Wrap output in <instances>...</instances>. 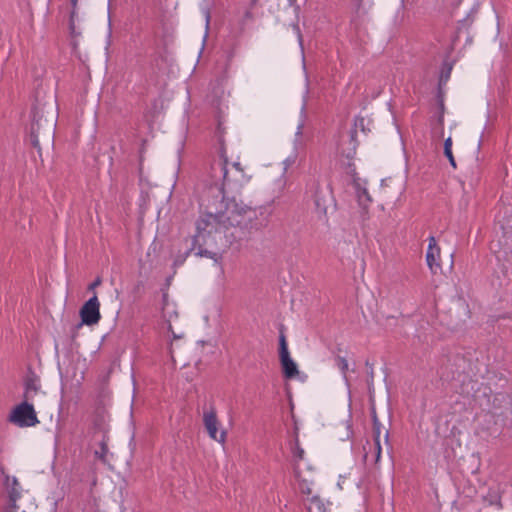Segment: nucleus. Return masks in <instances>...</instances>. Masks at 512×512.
Returning a JSON list of instances; mask_svg holds the SVG:
<instances>
[{"label": "nucleus", "mask_w": 512, "mask_h": 512, "mask_svg": "<svg viewBox=\"0 0 512 512\" xmlns=\"http://www.w3.org/2000/svg\"><path fill=\"white\" fill-rule=\"evenodd\" d=\"M254 211L237 203H229L225 211L219 214L208 213L200 217L196 224L191 250L196 255L205 256L218 262L221 259L220 248L227 245L225 232L228 227L240 226L251 219Z\"/></svg>", "instance_id": "1"}, {"label": "nucleus", "mask_w": 512, "mask_h": 512, "mask_svg": "<svg viewBox=\"0 0 512 512\" xmlns=\"http://www.w3.org/2000/svg\"><path fill=\"white\" fill-rule=\"evenodd\" d=\"M212 172L215 185H221L222 188L232 183L242 184L247 181L244 169L239 162L232 163L231 168H228L226 160L220 161L212 166Z\"/></svg>", "instance_id": "2"}, {"label": "nucleus", "mask_w": 512, "mask_h": 512, "mask_svg": "<svg viewBox=\"0 0 512 512\" xmlns=\"http://www.w3.org/2000/svg\"><path fill=\"white\" fill-rule=\"evenodd\" d=\"M8 420L18 427H33L39 423L36 411L32 404L24 401L15 406L9 414Z\"/></svg>", "instance_id": "3"}, {"label": "nucleus", "mask_w": 512, "mask_h": 512, "mask_svg": "<svg viewBox=\"0 0 512 512\" xmlns=\"http://www.w3.org/2000/svg\"><path fill=\"white\" fill-rule=\"evenodd\" d=\"M81 318L80 325L94 326L97 325L101 319L100 302L97 295H93L86 301L79 311Z\"/></svg>", "instance_id": "4"}, {"label": "nucleus", "mask_w": 512, "mask_h": 512, "mask_svg": "<svg viewBox=\"0 0 512 512\" xmlns=\"http://www.w3.org/2000/svg\"><path fill=\"white\" fill-rule=\"evenodd\" d=\"M203 423L211 439L221 444L225 443L226 432L220 429L221 425L214 409L204 411Z\"/></svg>", "instance_id": "5"}, {"label": "nucleus", "mask_w": 512, "mask_h": 512, "mask_svg": "<svg viewBox=\"0 0 512 512\" xmlns=\"http://www.w3.org/2000/svg\"><path fill=\"white\" fill-rule=\"evenodd\" d=\"M307 473L300 466H296L294 469V477L296 479L300 492L306 495V498L312 497L314 494V479L313 469L310 465H307Z\"/></svg>", "instance_id": "6"}, {"label": "nucleus", "mask_w": 512, "mask_h": 512, "mask_svg": "<svg viewBox=\"0 0 512 512\" xmlns=\"http://www.w3.org/2000/svg\"><path fill=\"white\" fill-rule=\"evenodd\" d=\"M279 356L284 376L289 379L296 377L299 373L298 367L290 356L284 335L280 336Z\"/></svg>", "instance_id": "7"}, {"label": "nucleus", "mask_w": 512, "mask_h": 512, "mask_svg": "<svg viewBox=\"0 0 512 512\" xmlns=\"http://www.w3.org/2000/svg\"><path fill=\"white\" fill-rule=\"evenodd\" d=\"M426 263L429 270L433 274H437L441 271V248L437 244L434 236L428 238V247L426 251Z\"/></svg>", "instance_id": "8"}, {"label": "nucleus", "mask_w": 512, "mask_h": 512, "mask_svg": "<svg viewBox=\"0 0 512 512\" xmlns=\"http://www.w3.org/2000/svg\"><path fill=\"white\" fill-rule=\"evenodd\" d=\"M162 316L167 324L166 329L169 336H171L173 339L182 338L183 333L175 332L172 326V322L178 318L176 306L174 303L169 302L166 296H164L163 299Z\"/></svg>", "instance_id": "9"}, {"label": "nucleus", "mask_w": 512, "mask_h": 512, "mask_svg": "<svg viewBox=\"0 0 512 512\" xmlns=\"http://www.w3.org/2000/svg\"><path fill=\"white\" fill-rule=\"evenodd\" d=\"M292 459H293V470L296 466H300L302 469H307V463H305V451L300 446L298 439H295L291 447Z\"/></svg>", "instance_id": "10"}, {"label": "nucleus", "mask_w": 512, "mask_h": 512, "mask_svg": "<svg viewBox=\"0 0 512 512\" xmlns=\"http://www.w3.org/2000/svg\"><path fill=\"white\" fill-rule=\"evenodd\" d=\"M306 502L308 512H331L330 508L327 507L325 502L318 495L306 498Z\"/></svg>", "instance_id": "11"}, {"label": "nucleus", "mask_w": 512, "mask_h": 512, "mask_svg": "<svg viewBox=\"0 0 512 512\" xmlns=\"http://www.w3.org/2000/svg\"><path fill=\"white\" fill-rule=\"evenodd\" d=\"M354 186L359 204L362 207L367 208L369 204L372 202V199L366 187L362 186V184L358 180H354Z\"/></svg>", "instance_id": "12"}, {"label": "nucleus", "mask_w": 512, "mask_h": 512, "mask_svg": "<svg viewBox=\"0 0 512 512\" xmlns=\"http://www.w3.org/2000/svg\"><path fill=\"white\" fill-rule=\"evenodd\" d=\"M373 429H374V444L376 451V461L380 459L381 455V445H380V434H381V424L379 423L376 415H373Z\"/></svg>", "instance_id": "13"}, {"label": "nucleus", "mask_w": 512, "mask_h": 512, "mask_svg": "<svg viewBox=\"0 0 512 512\" xmlns=\"http://www.w3.org/2000/svg\"><path fill=\"white\" fill-rule=\"evenodd\" d=\"M5 485L8 489H10L11 498L19 497V495H20L19 483H18V480L16 477L6 476Z\"/></svg>", "instance_id": "14"}, {"label": "nucleus", "mask_w": 512, "mask_h": 512, "mask_svg": "<svg viewBox=\"0 0 512 512\" xmlns=\"http://www.w3.org/2000/svg\"><path fill=\"white\" fill-rule=\"evenodd\" d=\"M444 155L449 160L451 166L456 168V162L452 153V138L451 136L447 137L444 141Z\"/></svg>", "instance_id": "15"}, {"label": "nucleus", "mask_w": 512, "mask_h": 512, "mask_svg": "<svg viewBox=\"0 0 512 512\" xmlns=\"http://www.w3.org/2000/svg\"><path fill=\"white\" fill-rule=\"evenodd\" d=\"M35 118H36V114H34V116H33V122L31 124V134H32V138H33V140H32L33 145L38 146V144H39L38 136H39L42 124L40 123V121H36Z\"/></svg>", "instance_id": "16"}, {"label": "nucleus", "mask_w": 512, "mask_h": 512, "mask_svg": "<svg viewBox=\"0 0 512 512\" xmlns=\"http://www.w3.org/2000/svg\"><path fill=\"white\" fill-rule=\"evenodd\" d=\"M335 365L343 374L344 379L347 380L346 374L349 369L348 361L344 357L337 356L335 359Z\"/></svg>", "instance_id": "17"}, {"label": "nucleus", "mask_w": 512, "mask_h": 512, "mask_svg": "<svg viewBox=\"0 0 512 512\" xmlns=\"http://www.w3.org/2000/svg\"><path fill=\"white\" fill-rule=\"evenodd\" d=\"M297 159V153L294 152L291 155H289L286 159L283 161V174L287 172V170L296 162Z\"/></svg>", "instance_id": "18"}, {"label": "nucleus", "mask_w": 512, "mask_h": 512, "mask_svg": "<svg viewBox=\"0 0 512 512\" xmlns=\"http://www.w3.org/2000/svg\"><path fill=\"white\" fill-rule=\"evenodd\" d=\"M303 126H304L303 123H300L297 126V130H296V133H295V147H298V146L302 145L301 137H302Z\"/></svg>", "instance_id": "19"}, {"label": "nucleus", "mask_w": 512, "mask_h": 512, "mask_svg": "<svg viewBox=\"0 0 512 512\" xmlns=\"http://www.w3.org/2000/svg\"><path fill=\"white\" fill-rule=\"evenodd\" d=\"M38 391V388L35 386V385H32V384H28L27 387H26V392H25V398L26 399H29L31 397V393H37Z\"/></svg>", "instance_id": "20"}, {"label": "nucleus", "mask_w": 512, "mask_h": 512, "mask_svg": "<svg viewBox=\"0 0 512 512\" xmlns=\"http://www.w3.org/2000/svg\"><path fill=\"white\" fill-rule=\"evenodd\" d=\"M101 283V280L99 278H97L94 282H92L90 285H89V289L90 290H94L97 286H99Z\"/></svg>", "instance_id": "21"}, {"label": "nucleus", "mask_w": 512, "mask_h": 512, "mask_svg": "<svg viewBox=\"0 0 512 512\" xmlns=\"http://www.w3.org/2000/svg\"><path fill=\"white\" fill-rule=\"evenodd\" d=\"M279 182H280V191H282L284 189L285 183H286L284 177H281Z\"/></svg>", "instance_id": "22"}, {"label": "nucleus", "mask_w": 512, "mask_h": 512, "mask_svg": "<svg viewBox=\"0 0 512 512\" xmlns=\"http://www.w3.org/2000/svg\"><path fill=\"white\" fill-rule=\"evenodd\" d=\"M388 181H391V179L382 180V186L388 185Z\"/></svg>", "instance_id": "23"}, {"label": "nucleus", "mask_w": 512, "mask_h": 512, "mask_svg": "<svg viewBox=\"0 0 512 512\" xmlns=\"http://www.w3.org/2000/svg\"><path fill=\"white\" fill-rule=\"evenodd\" d=\"M78 0H71L73 6H76Z\"/></svg>", "instance_id": "24"}, {"label": "nucleus", "mask_w": 512, "mask_h": 512, "mask_svg": "<svg viewBox=\"0 0 512 512\" xmlns=\"http://www.w3.org/2000/svg\"><path fill=\"white\" fill-rule=\"evenodd\" d=\"M384 438H385V441L388 440V433L387 432L385 433Z\"/></svg>", "instance_id": "25"}, {"label": "nucleus", "mask_w": 512, "mask_h": 512, "mask_svg": "<svg viewBox=\"0 0 512 512\" xmlns=\"http://www.w3.org/2000/svg\"><path fill=\"white\" fill-rule=\"evenodd\" d=\"M170 353H171V358H172V360H174L173 351L171 350V351H170Z\"/></svg>", "instance_id": "26"}, {"label": "nucleus", "mask_w": 512, "mask_h": 512, "mask_svg": "<svg viewBox=\"0 0 512 512\" xmlns=\"http://www.w3.org/2000/svg\"><path fill=\"white\" fill-rule=\"evenodd\" d=\"M104 453H105V452H103V451H100V454H101V458H103V457H104Z\"/></svg>", "instance_id": "27"}, {"label": "nucleus", "mask_w": 512, "mask_h": 512, "mask_svg": "<svg viewBox=\"0 0 512 512\" xmlns=\"http://www.w3.org/2000/svg\"><path fill=\"white\" fill-rule=\"evenodd\" d=\"M183 261H184V259H182V260H181V261H179L178 263H179V264H183Z\"/></svg>", "instance_id": "28"}]
</instances>
